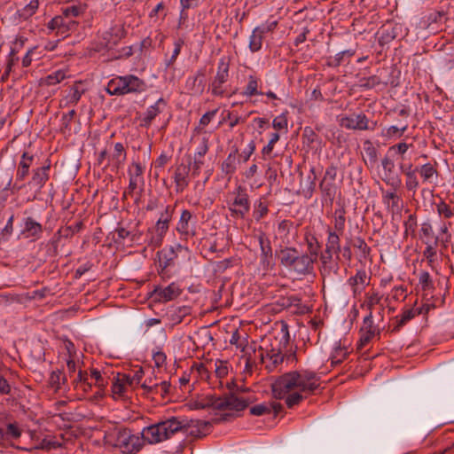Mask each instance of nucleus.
Wrapping results in <instances>:
<instances>
[{
  "label": "nucleus",
  "instance_id": "f257e3e1",
  "mask_svg": "<svg viewBox=\"0 0 454 454\" xmlns=\"http://www.w3.org/2000/svg\"><path fill=\"white\" fill-rule=\"evenodd\" d=\"M318 380L316 372L309 370L286 372L271 384L273 397L283 399L287 393L294 389L313 394L319 387Z\"/></svg>",
  "mask_w": 454,
  "mask_h": 454
},
{
  "label": "nucleus",
  "instance_id": "f03ea898",
  "mask_svg": "<svg viewBox=\"0 0 454 454\" xmlns=\"http://www.w3.org/2000/svg\"><path fill=\"white\" fill-rule=\"evenodd\" d=\"M290 342V333L288 325L281 321L280 333L271 340L269 346L265 348L260 347V363L265 364L268 372L274 371L284 359L296 360V351L288 348Z\"/></svg>",
  "mask_w": 454,
  "mask_h": 454
},
{
  "label": "nucleus",
  "instance_id": "7ed1b4c3",
  "mask_svg": "<svg viewBox=\"0 0 454 454\" xmlns=\"http://www.w3.org/2000/svg\"><path fill=\"white\" fill-rule=\"evenodd\" d=\"M279 265L296 276H308L314 271V262L310 255L301 253L295 247H284L276 250Z\"/></svg>",
  "mask_w": 454,
  "mask_h": 454
},
{
  "label": "nucleus",
  "instance_id": "20e7f679",
  "mask_svg": "<svg viewBox=\"0 0 454 454\" xmlns=\"http://www.w3.org/2000/svg\"><path fill=\"white\" fill-rule=\"evenodd\" d=\"M188 427H190L189 423H184V420H179L176 417H171L144 427L140 434L144 440V445L156 444L171 438L180 431L186 432Z\"/></svg>",
  "mask_w": 454,
  "mask_h": 454
},
{
  "label": "nucleus",
  "instance_id": "39448f33",
  "mask_svg": "<svg viewBox=\"0 0 454 454\" xmlns=\"http://www.w3.org/2000/svg\"><path fill=\"white\" fill-rule=\"evenodd\" d=\"M108 438L114 441L113 445L124 454H136L144 447L142 435L134 434L128 427H116Z\"/></svg>",
  "mask_w": 454,
  "mask_h": 454
},
{
  "label": "nucleus",
  "instance_id": "423d86ee",
  "mask_svg": "<svg viewBox=\"0 0 454 454\" xmlns=\"http://www.w3.org/2000/svg\"><path fill=\"white\" fill-rule=\"evenodd\" d=\"M175 212V206L167 205L160 213L159 219L153 228H149L147 235H150L149 245L154 247H160L163 238L167 234L169 224Z\"/></svg>",
  "mask_w": 454,
  "mask_h": 454
},
{
  "label": "nucleus",
  "instance_id": "0eeeda50",
  "mask_svg": "<svg viewBox=\"0 0 454 454\" xmlns=\"http://www.w3.org/2000/svg\"><path fill=\"white\" fill-rule=\"evenodd\" d=\"M235 195L232 204L229 207L231 215L234 218L244 219L250 210V200L247 188L239 185L233 192Z\"/></svg>",
  "mask_w": 454,
  "mask_h": 454
},
{
  "label": "nucleus",
  "instance_id": "6e6552de",
  "mask_svg": "<svg viewBox=\"0 0 454 454\" xmlns=\"http://www.w3.org/2000/svg\"><path fill=\"white\" fill-rule=\"evenodd\" d=\"M337 167L334 164H331L325 169V175L319 183V190L325 200H329L331 203L335 199L338 186L335 184L337 176Z\"/></svg>",
  "mask_w": 454,
  "mask_h": 454
},
{
  "label": "nucleus",
  "instance_id": "1a4fd4ad",
  "mask_svg": "<svg viewBox=\"0 0 454 454\" xmlns=\"http://www.w3.org/2000/svg\"><path fill=\"white\" fill-rule=\"evenodd\" d=\"M181 239L188 240L197 235V219L190 210L184 209L176 226Z\"/></svg>",
  "mask_w": 454,
  "mask_h": 454
},
{
  "label": "nucleus",
  "instance_id": "9d476101",
  "mask_svg": "<svg viewBox=\"0 0 454 454\" xmlns=\"http://www.w3.org/2000/svg\"><path fill=\"white\" fill-rule=\"evenodd\" d=\"M229 68L230 59L227 57L221 58L218 63L216 74L210 84L212 94L214 96H223L225 90L223 89V84L229 79Z\"/></svg>",
  "mask_w": 454,
  "mask_h": 454
},
{
  "label": "nucleus",
  "instance_id": "9b49d317",
  "mask_svg": "<svg viewBox=\"0 0 454 454\" xmlns=\"http://www.w3.org/2000/svg\"><path fill=\"white\" fill-rule=\"evenodd\" d=\"M77 27L78 22L76 20L62 15L55 16L47 24L49 30H56V35L62 38L67 37L71 32L75 31Z\"/></svg>",
  "mask_w": 454,
  "mask_h": 454
},
{
  "label": "nucleus",
  "instance_id": "f8f14e48",
  "mask_svg": "<svg viewBox=\"0 0 454 454\" xmlns=\"http://www.w3.org/2000/svg\"><path fill=\"white\" fill-rule=\"evenodd\" d=\"M256 239L258 240L259 246H260V262L261 265L264 270L271 269L274 265L272 260H273V253H272V247L270 239L267 237V235L261 231L257 236Z\"/></svg>",
  "mask_w": 454,
  "mask_h": 454
},
{
  "label": "nucleus",
  "instance_id": "ddd939ff",
  "mask_svg": "<svg viewBox=\"0 0 454 454\" xmlns=\"http://www.w3.org/2000/svg\"><path fill=\"white\" fill-rule=\"evenodd\" d=\"M393 154L386 153V155L381 160V165L384 170V177H382V181L393 189L396 190L401 185V179L398 176H393L395 170V161L393 159Z\"/></svg>",
  "mask_w": 454,
  "mask_h": 454
},
{
  "label": "nucleus",
  "instance_id": "4468645a",
  "mask_svg": "<svg viewBox=\"0 0 454 454\" xmlns=\"http://www.w3.org/2000/svg\"><path fill=\"white\" fill-rule=\"evenodd\" d=\"M182 293L179 286L175 282L166 287L155 286L151 296L159 302H167L177 298Z\"/></svg>",
  "mask_w": 454,
  "mask_h": 454
},
{
  "label": "nucleus",
  "instance_id": "2eb2a0df",
  "mask_svg": "<svg viewBox=\"0 0 454 454\" xmlns=\"http://www.w3.org/2000/svg\"><path fill=\"white\" fill-rule=\"evenodd\" d=\"M33 161L34 155L27 152H24L22 153L16 171V182H22L27 177L29 174V168L32 166ZM22 187L23 184L18 185L17 183H15L12 187V192L15 191H20Z\"/></svg>",
  "mask_w": 454,
  "mask_h": 454
},
{
  "label": "nucleus",
  "instance_id": "dca6fc26",
  "mask_svg": "<svg viewBox=\"0 0 454 454\" xmlns=\"http://www.w3.org/2000/svg\"><path fill=\"white\" fill-rule=\"evenodd\" d=\"M146 89L147 84L143 79L134 74L122 76V96L131 93H142L145 92Z\"/></svg>",
  "mask_w": 454,
  "mask_h": 454
},
{
  "label": "nucleus",
  "instance_id": "f3484780",
  "mask_svg": "<svg viewBox=\"0 0 454 454\" xmlns=\"http://www.w3.org/2000/svg\"><path fill=\"white\" fill-rule=\"evenodd\" d=\"M206 68L199 69L195 75L190 76L185 82V89L191 95H201L205 89Z\"/></svg>",
  "mask_w": 454,
  "mask_h": 454
},
{
  "label": "nucleus",
  "instance_id": "a211bd4d",
  "mask_svg": "<svg viewBox=\"0 0 454 454\" xmlns=\"http://www.w3.org/2000/svg\"><path fill=\"white\" fill-rule=\"evenodd\" d=\"M369 120L364 114L344 116L340 120V125L348 129L366 130Z\"/></svg>",
  "mask_w": 454,
  "mask_h": 454
},
{
  "label": "nucleus",
  "instance_id": "6ab92c4d",
  "mask_svg": "<svg viewBox=\"0 0 454 454\" xmlns=\"http://www.w3.org/2000/svg\"><path fill=\"white\" fill-rule=\"evenodd\" d=\"M43 231V226L36 222L32 216L23 219L22 229L20 234L26 239L36 240L40 239Z\"/></svg>",
  "mask_w": 454,
  "mask_h": 454
},
{
  "label": "nucleus",
  "instance_id": "aec40b11",
  "mask_svg": "<svg viewBox=\"0 0 454 454\" xmlns=\"http://www.w3.org/2000/svg\"><path fill=\"white\" fill-rule=\"evenodd\" d=\"M191 171V161L188 164L181 163L176 166L174 173V181L176 192H182L190 183L189 173Z\"/></svg>",
  "mask_w": 454,
  "mask_h": 454
},
{
  "label": "nucleus",
  "instance_id": "412c9836",
  "mask_svg": "<svg viewBox=\"0 0 454 454\" xmlns=\"http://www.w3.org/2000/svg\"><path fill=\"white\" fill-rule=\"evenodd\" d=\"M167 106V102L163 98H159L154 105L149 106L145 113V115L140 120V127L149 128L153 121L162 112L163 108Z\"/></svg>",
  "mask_w": 454,
  "mask_h": 454
},
{
  "label": "nucleus",
  "instance_id": "4be33fe9",
  "mask_svg": "<svg viewBox=\"0 0 454 454\" xmlns=\"http://www.w3.org/2000/svg\"><path fill=\"white\" fill-rule=\"evenodd\" d=\"M400 171L405 176L406 190L415 193L419 186L417 168H414L413 164H400Z\"/></svg>",
  "mask_w": 454,
  "mask_h": 454
},
{
  "label": "nucleus",
  "instance_id": "5701e85b",
  "mask_svg": "<svg viewBox=\"0 0 454 454\" xmlns=\"http://www.w3.org/2000/svg\"><path fill=\"white\" fill-rule=\"evenodd\" d=\"M51 162L47 160V164L33 169L32 178L29 184L40 191L50 178Z\"/></svg>",
  "mask_w": 454,
  "mask_h": 454
},
{
  "label": "nucleus",
  "instance_id": "b1692460",
  "mask_svg": "<svg viewBox=\"0 0 454 454\" xmlns=\"http://www.w3.org/2000/svg\"><path fill=\"white\" fill-rule=\"evenodd\" d=\"M238 156L239 148L237 146H232L231 152L221 164V171L225 176H227L228 180H231V176L237 170V164L239 162Z\"/></svg>",
  "mask_w": 454,
  "mask_h": 454
},
{
  "label": "nucleus",
  "instance_id": "393cba45",
  "mask_svg": "<svg viewBox=\"0 0 454 454\" xmlns=\"http://www.w3.org/2000/svg\"><path fill=\"white\" fill-rule=\"evenodd\" d=\"M127 159V152L124 145L121 142L114 145V151L108 157L107 166L112 165L117 170L120 169Z\"/></svg>",
  "mask_w": 454,
  "mask_h": 454
},
{
  "label": "nucleus",
  "instance_id": "a878e982",
  "mask_svg": "<svg viewBox=\"0 0 454 454\" xmlns=\"http://www.w3.org/2000/svg\"><path fill=\"white\" fill-rule=\"evenodd\" d=\"M223 403H226V406H224V410H231L236 411H240L245 410L250 400L239 398L234 393H229L223 395L222 398Z\"/></svg>",
  "mask_w": 454,
  "mask_h": 454
},
{
  "label": "nucleus",
  "instance_id": "bb28decb",
  "mask_svg": "<svg viewBox=\"0 0 454 454\" xmlns=\"http://www.w3.org/2000/svg\"><path fill=\"white\" fill-rule=\"evenodd\" d=\"M126 35V31L123 27L114 26L104 34L103 39L106 47L108 49L117 45L118 43Z\"/></svg>",
  "mask_w": 454,
  "mask_h": 454
},
{
  "label": "nucleus",
  "instance_id": "cd10ccee",
  "mask_svg": "<svg viewBox=\"0 0 454 454\" xmlns=\"http://www.w3.org/2000/svg\"><path fill=\"white\" fill-rule=\"evenodd\" d=\"M304 241L307 246V255H310V259L316 262L321 250L320 242L316 235L309 231L305 232Z\"/></svg>",
  "mask_w": 454,
  "mask_h": 454
},
{
  "label": "nucleus",
  "instance_id": "c85d7f7f",
  "mask_svg": "<svg viewBox=\"0 0 454 454\" xmlns=\"http://www.w3.org/2000/svg\"><path fill=\"white\" fill-rule=\"evenodd\" d=\"M223 395L216 396L215 395H207L195 403L197 409L214 408L215 410L223 411L226 403L222 401Z\"/></svg>",
  "mask_w": 454,
  "mask_h": 454
},
{
  "label": "nucleus",
  "instance_id": "c756f323",
  "mask_svg": "<svg viewBox=\"0 0 454 454\" xmlns=\"http://www.w3.org/2000/svg\"><path fill=\"white\" fill-rule=\"evenodd\" d=\"M395 191L396 190L394 189V191L387 190L382 192L383 202L393 213L399 211L403 204V199L396 193Z\"/></svg>",
  "mask_w": 454,
  "mask_h": 454
},
{
  "label": "nucleus",
  "instance_id": "7c9ffc66",
  "mask_svg": "<svg viewBox=\"0 0 454 454\" xmlns=\"http://www.w3.org/2000/svg\"><path fill=\"white\" fill-rule=\"evenodd\" d=\"M401 27L397 24H386L382 26L380 32V43L385 44L392 42L398 36Z\"/></svg>",
  "mask_w": 454,
  "mask_h": 454
},
{
  "label": "nucleus",
  "instance_id": "2f4dec72",
  "mask_svg": "<svg viewBox=\"0 0 454 454\" xmlns=\"http://www.w3.org/2000/svg\"><path fill=\"white\" fill-rule=\"evenodd\" d=\"M412 144H408L406 142H400L395 145H391L388 148V153H392L393 156L398 155L400 158L398 166L400 167V164H412L411 161L407 159V152L410 148H413Z\"/></svg>",
  "mask_w": 454,
  "mask_h": 454
},
{
  "label": "nucleus",
  "instance_id": "473e14b6",
  "mask_svg": "<svg viewBox=\"0 0 454 454\" xmlns=\"http://www.w3.org/2000/svg\"><path fill=\"white\" fill-rule=\"evenodd\" d=\"M412 144H408L406 142H400L395 145H391L388 148V153H392L393 156L398 155L400 158L398 166L400 167V164H412L411 161L407 159V152L410 148H413Z\"/></svg>",
  "mask_w": 454,
  "mask_h": 454
},
{
  "label": "nucleus",
  "instance_id": "72a5a7b5",
  "mask_svg": "<svg viewBox=\"0 0 454 454\" xmlns=\"http://www.w3.org/2000/svg\"><path fill=\"white\" fill-rule=\"evenodd\" d=\"M363 148H364V153L366 155V158L365 157L363 158L365 165L368 168H374L378 162L377 148L374 146L373 143L369 139H367L364 142Z\"/></svg>",
  "mask_w": 454,
  "mask_h": 454
},
{
  "label": "nucleus",
  "instance_id": "f704fd0d",
  "mask_svg": "<svg viewBox=\"0 0 454 454\" xmlns=\"http://www.w3.org/2000/svg\"><path fill=\"white\" fill-rule=\"evenodd\" d=\"M370 278L367 277L366 271L364 270H358L355 276L350 277L348 279V284L352 288V293L354 296H356L357 294L361 293V290L358 289L359 285H368Z\"/></svg>",
  "mask_w": 454,
  "mask_h": 454
},
{
  "label": "nucleus",
  "instance_id": "c9c22d12",
  "mask_svg": "<svg viewBox=\"0 0 454 454\" xmlns=\"http://www.w3.org/2000/svg\"><path fill=\"white\" fill-rule=\"evenodd\" d=\"M356 53L355 50L348 49L337 53L335 56L327 58L326 64L331 67H340L343 63H349V59Z\"/></svg>",
  "mask_w": 454,
  "mask_h": 454
},
{
  "label": "nucleus",
  "instance_id": "e433bc0d",
  "mask_svg": "<svg viewBox=\"0 0 454 454\" xmlns=\"http://www.w3.org/2000/svg\"><path fill=\"white\" fill-rule=\"evenodd\" d=\"M327 240L325 244V248L328 250H331L334 252L336 254V259H340V253L341 252L340 247V233H337V231H333V229L328 228L327 230Z\"/></svg>",
  "mask_w": 454,
  "mask_h": 454
},
{
  "label": "nucleus",
  "instance_id": "4c0bfd02",
  "mask_svg": "<svg viewBox=\"0 0 454 454\" xmlns=\"http://www.w3.org/2000/svg\"><path fill=\"white\" fill-rule=\"evenodd\" d=\"M421 313V309L415 311L413 309H409L404 310L400 317H395V325L391 329V333H398L410 320Z\"/></svg>",
  "mask_w": 454,
  "mask_h": 454
},
{
  "label": "nucleus",
  "instance_id": "58836bf2",
  "mask_svg": "<svg viewBox=\"0 0 454 454\" xmlns=\"http://www.w3.org/2000/svg\"><path fill=\"white\" fill-rule=\"evenodd\" d=\"M418 173L420 175L423 183H431L434 176H438V170L435 165L430 162L425 163L420 167H416Z\"/></svg>",
  "mask_w": 454,
  "mask_h": 454
},
{
  "label": "nucleus",
  "instance_id": "ea45409f",
  "mask_svg": "<svg viewBox=\"0 0 454 454\" xmlns=\"http://www.w3.org/2000/svg\"><path fill=\"white\" fill-rule=\"evenodd\" d=\"M159 267L168 268L173 266L176 258V250L168 249V251L157 252Z\"/></svg>",
  "mask_w": 454,
  "mask_h": 454
},
{
  "label": "nucleus",
  "instance_id": "a19ab883",
  "mask_svg": "<svg viewBox=\"0 0 454 454\" xmlns=\"http://www.w3.org/2000/svg\"><path fill=\"white\" fill-rule=\"evenodd\" d=\"M223 119L219 122V126L222 125L225 121H229V127L232 129L235 126L239 123H244L247 121V117H242L239 115L236 111H224L223 113Z\"/></svg>",
  "mask_w": 454,
  "mask_h": 454
},
{
  "label": "nucleus",
  "instance_id": "79ce46f5",
  "mask_svg": "<svg viewBox=\"0 0 454 454\" xmlns=\"http://www.w3.org/2000/svg\"><path fill=\"white\" fill-rule=\"evenodd\" d=\"M269 213L268 201L265 198H260L254 207L253 216L255 221L259 222Z\"/></svg>",
  "mask_w": 454,
  "mask_h": 454
},
{
  "label": "nucleus",
  "instance_id": "37998d69",
  "mask_svg": "<svg viewBox=\"0 0 454 454\" xmlns=\"http://www.w3.org/2000/svg\"><path fill=\"white\" fill-rule=\"evenodd\" d=\"M81 85L82 82H77L70 88V90L67 95V104L75 106L80 101L82 95L85 92L84 89H80Z\"/></svg>",
  "mask_w": 454,
  "mask_h": 454
},
{
  "label": "nucleus",
  "instance_id": "c03bdc74",
  "mask_svg": "<svg viewBox=\"0 0 454 454\" xmlns=\"http://www.w3.org/2000/svg\"><path fill=\"white\" fill-rule=\"evenodd\" d=\"M144 168L140 162L133 161L129 167L128 175L129 178L140 181V186H144L145 180L143 177Z\"/></svg>",
  "mask_w": 454,
  "mask_h": 454
},
{
  "label": "nucleus",
  "instance_id": "a18cd8bd",
  "mask_svg": "<svg viewBox=\"0 0 454 454\" xmlns=\"http://www.w3.org/2000/svg\"><path fill=\"white\" fill-rule=\"evenodd\" d=\"M122 76L112 78L106 85V90L111 96H122Z\"/></svg>",
  "mask_w": 454,
  "mask_h": 454
},
{
  "label": "nucleus",
  "instance_id": "49530a36",
  "mask_svg": "<svg viewBox=\"0 0 454 454\" xmlns=\"http://www.w3.org/2000/svg\"><path fill=\"white\" fill-rule=\"evenodd\" d=\"M39 6L38 0H31L26 6L18 11L19 18L27 20L32 17L37 11Z\"/></svg>",
  "mask_w": 454,
  "mask_h": 454
},
{
  "label": "nucleus",
  "instance_id": "de8ad7c7",
  "mask_svg": "<svg viewBox=\"0 0 454 454\" xmlns=\"http://www.w3.org/2000/svg\"><path fill=\"white\" fill-rule=\"evenodd\" d=\"M382 296L378 292L365 294V300L361 304V308H366L369 312L372 313V309L375 305L380 303Z\"/></svg>",
  "mask_w": 454,
  "mask_h": 454
},
{
  "label": "nucleus",
  "instance_id": "09e8293b",
  "mask_svg": "<svg viewBox=\"0 0 454 454\" xmlns=\"http://www.w3.org/2000/svg\"><path fill=\"white\" fill-rule=\"evenodd\" d=\"M352 247L359 250V256L363 259H367L371 254V247L361 237H356L354 239H352Z\"/></svg>",
  "mask_w": 454,
  "mask_h": 454
},
{
  "label": "nucleus",
  "instance_id": "8fccbe9b",
  "mask_svg": "<svg viewBox=\"0 0 454 454\" xmlns=\"http://www.w3.org/2000/svg\"><path fill=\"white\" fill-rule=\"evenodd\" d=\"M258 31L259 30H256L254 27L249 37L248 47L249 50L254 53L259 51L262 49V41L264 38V36L261 35Z\"/></svg>",
  "mask_w": 454,
  "mask_h": 454
},
{
  "label": "nucleus",
  "instance_id": "3c124183",
  "mask_svg": "<svg viewBox=\"0 0 454 454\" xmlns=\"http://www.w3.org/2000/svg\"><path fill=\"white\" fill-rule=\"evenodd\" d=\"M22 430L17 422L9 423L6 428H4V440L18 439L20 437Z\"/></svg>",
  "mask_w": 454,
  "mask_h": 454
},
{
  "label": "nucleus",
  "instance_id": "603ef678",
  "mask_svg": "<svg viewBox=\"0 0 454 454\" xmlns=\"http://www.w3.org/2000/svg\"><path fill=\"white\" fill-rule=\"evenodd\" d=\"M404 225V237H408L409 235L411 238L416 237V229H417V216L415 214H411L408 218L403 223Z\"/></svg>",
  "mask_w": 454,
  "mask_h": 454
},
{
  "label": "nucleus",
  "instance_id": "864d4df0",
  "mask_svg": "<svg viewBox=\"0 0 454 454\" xmlns=\"http://www.w3.org/2000/svg\"><path fill=\"white\" fill-rule=\"evenodd\" d=\"M243 95L252 97L255 95H263V92L258 90V79L254 75H249L248 82L243 91Z\"/></svg>",
  "mask_w": 454,
  "mask_h": 454
},
{
  "label": "nucleus",
  "instance_id": "5fc2aeb1",
  "mask_svg": "<svg viewBox=\"0 0 454 454\" xmlns=\"http://www.w3.org/2000/svg\"><path fill=\"white\" fill-rule=\"evenodd\" d=\"M381 83H382V81L380 78V76L373 74V75H371L368 77L360 78L358 85L360 88H363L365 90H371V89H373V88L379 86Z\"/></svg>",
  "mask_w": 454,
  "mask_h": 454
},
{
  "label": "nucleus",
  "instance_id": "6e6d98bb",
  "mask_svg": "<svg viewBox=\"0 0 454 454\" xmlns=\"http://www.w3.org/2000/svg\"><path fill=\"white\" fill-rule=\"evenodd\" d=\"M74 388L78 387V385L82 386L83 391L87 392L91 389L92 385L88 381V373L86 371L79 370L77 377L72 382Z\"/></svg>",
  "mask_w": 454,
  "mask_h": 454
},
{
  "label": "nucleus",
  "instance_id": "4d7b16f0",
  "mask_svg": "<svg viewBox=\"0 0 454 454\" xmlns=\"http://www.w3.org/2000/svg\"><path fill=\"white\" fill-rule=\"evenodd\" d=\"M61 237V231L59 230L47 243V254L51 257L58 255L59 242Z\"/></svg>",
  "mask_w": 454,
  "mask_h": 454
},
{
  "label": "nucleus",
  "instance_id": "13d9d810",
  "mask_svg": "<svg viewBox=\"0 0 454 454\" xmlns=\"http://www.w3.org/2000/svg\"><path fill=\"white\" fill-rule=\"evenodd\" d=\"M345 209H336L334 212L335 220H334V230L333 231H337V233L342 234L345 228Z\"/></svg>",
  "mask_w": 454,
  "mask_h": 454
},
{
  "label": "nucleus",
  "instance_id": "bf43d9fd",
  "mask_svg": "<svg viewBox=\"0 0 454 454\" xmlns=\"http://www.w3.org/2000/svg\"><path fill=\"white\" fill-rule=\"evenodd\" d=\"M348 351L345 348H341L340 345L334 348L333 353L331 356V363L333 366L340 364L347 357Z\"/></svg>",
  "mask_w": 454,
  "mask_h": 454
},
{
  "label": "nucleus",
  "instance_id": "052dcab7",
  "mask_svg": "<svg viewBox=\"0 0 454 454\" xmlns=\"http://www.w3.org/2000/svg\"><path fill=\"white\" fill-rule=\"evenodd\" d=\"M436 211L440 216L450 219L454 216V208L448 205L443 200L436 204Z\"/></svg>",
  "mask_w": 454,
  "mask_h": 454
},
{
  "label": "nucleus",
  "instance_id": "680f3d73",
  "mask_svg": "<svg viewBox=\"0 0 454 454\" xmlns=\"http://www.w3.org/2000/svg\"><path fill=\"white\" fill-rule=\"evenodd\" d=\"M367 330L376 332V333H378V338L380 339V330L378 326L374 325L372 312H369L368 315L364 317L363 321V326L361 327L360 332Z\"/></svg>",
  "mask_w": 454,
  "mask_h": 454
},
{
  "label": "nucleus",
  "instance_id": "e2e57ef3",
  "mask_svg": "<svg viewBox=\"0 0 454 454\" xmlns=\"http://www.w3.org/2000/svg\"><path fill=\"white\" fill-rule=\"evenodd\" d=\"M339 270V263L337 262H326L325 264H321L320 273L323 278L326 276H331L332 274H337Z\"/></svg>",
  "mask_w": 454,
  "mask_h": 454
},
{
  "label": "nucleus",
  "instance_id": "0e129e2a",
  "mask_svg": "<svg viewBox=\"0 0 454 454\" xmlns=\"http://www.w3.org/2000/svg\"><path fill=\"white\" fill-rule=\"evenodd\" d=\"M301 299L297 295H291L286 297L285 305L286 307H297L300 313H304L308 308L305 305L301 304Z\"/></svg>",
  "mask_w": 454,
  "mask_h": 454
},
{
  "label": "nucleus",
  "instance_id": "69168bd1",
  "mask_svg": "<svg viewBox=\"0 0 454 454\" xmlns=\"http://www.w3.org/2000/svg\"><path fill=\"white\" fill-rule=\"evenodd\" d=\"M287 114L288 112L281 114L275 117L272 121V127L277 130L287 129Z\"/></svg>",
  "mask_w": 454,
  "mask_h": 454
},
{
  "label": "nucleus",
  "instance_id": "338daca9",
  "mask_svg": "<svg viewBox=\"0 0 454 454\" xmlns=\"http://www.w3.org/2000/svg\"><path fill=\"white\" fill-rule=\"evenodd\" d=\"M66 77L65 72L62 70H58L45 78V83L49 86L56 85L57 83L63 81Z\"/></svg>",
  "mask_w": 454,
  "mask_h": 454
},
{
  "label": "nucleus",
  "instance_id": "774afa93",
  "mask_svg": "<svg viewBox=\"0 0 454 454\" xmlns=\"http://www.w3.org/2000/svg\"><path fill=\"white\" fill-rule=\"evenodd\" d=\"M419 282L421 285L423 291L434 288V283L432 281L430 274L427 271H422L419 274Z\"/></svg>",
  "mask_w": 454,
  "mask_h": 454
}]
</instances>
